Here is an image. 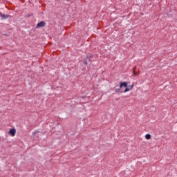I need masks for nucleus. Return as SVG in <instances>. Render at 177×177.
<instances>
[{
    "mask_svg": "<svg viewBox=\"0 0 177 177\" xmlns=\"http://www.w3.org/2000/svg\"><path fill=\"white\" fill-rule=\"evenodd\" d=\"M145 138L147 140H149V139H151V136L150 134H147Z\"/></svg>",
    "mask_w": 177,
    "mask_h": 177,
    "instance_id": "4",
    "label": "nucleus"
},
{
    "mask_svg": "<svg viewBox=\"0 0 177 177\" xmlns=\"http://www.w3.org/2000/svg\"><path fill=\"white\" fill-rule=\"evenodd\" d=\"M120 88L122 89V88H126L125 90L124 91V93L127 92H129V91H131L133 88V84L128 87V82H121L120 84Z\"/></svg>",
    "mask_w": 177,
    "mask_h": 177,
    "instance_id": "1",
    "label": "nucleus"
},
{
    "mask_svg": "<svg viewBox=\"0 0 177 177\" xmlns=\"http://www.w3.org/2000/svg\"><path fill=\"white\" fill-rule=\"evenodd\" d=\"M45 26V22L41 21L39 24H37V27H44Z\"/></svg>",
    "mask_w": 177,
    "mask_h": 177,
    "instance_id": "3",
    "label": "nucleus"
},
{
    "mask_svg": "<svg viewBox=\"0 0 177 177\" xmlns=\"http://www.w3.org/2000/svg\"><path fill=\"white\" fill-rule=\"evenodd\" d=\"M133 74H134V75H138L137 73H135V71H133Z\"/></svg>",
    "mask_w": 177,
    "mask_h": 177,
    "instance_id": "5",
    "label": "nucleus"
},
{
    "mask_svg": "<svg viewBox=\"0 0 177 177\" xmlns=\"http://www.w3.org/2000/svg\"><path fill=\"white\" fill-rule=\"evenodd\" d=\"M9 133L10 135H11V136H15L16 135V129H11L10 131H9Z\"/></svg>",
    "mask_w": 177,
    "mask_h": 177,
    "instance_id": "2",
    "label": "nucleus"
}]
</instances>
